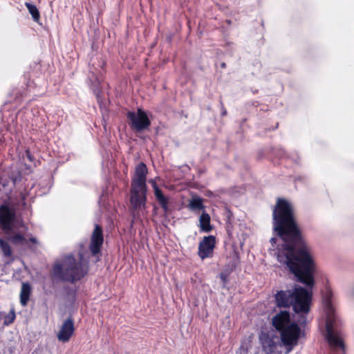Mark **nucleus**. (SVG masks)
<instances>
[{
    "instance_id": "obj_9",
    "label": "nucleus",
    "mask_w": 354,
    "mask_h": 354,
    "mask_svg": "<svg viewBox=\"0 0 354 354\" xmlns=\"http://www.w3.org/2000/svg\"><path fill=\"white\" fill-rule=\"evenodd\" d=\"M148 174V169L144 162H141L136 167L135 174L131 180V186L137 187L140 189L146 190L147 176Z\"/></svg>"
},
{
    "instance_id": "obj_16",
    "label": "nucleus",
    "mask_w": 354,
    "mask_h": 354,
    "mask_svg": "<svg viewBox=\"0 0 354 354\" xmlns=\"http://www.w3.org/2000/svg\"><path fill=\"white\" fill-rule=\"evenodd\" d=\"M149 183L151 185L153 189L156 200L160 205L163 212L165 214H167L169 211V198L163 194L162 190L158 187L156 181L154 179H150Z\"/></svg>"
},
{
    "instance_id": "obj_20",
    "label": "nucleus",
    "mask_w": 354,
    "mask_h": 354,
    "mask_svg": "<svg viewBox=\"0 0 354 354\" xmlns=\"http://www.w3.org/2000/svg\"><path fill=\"white\" fill-rule=\"evenodd\" d=\"M31 292V287L28 283H23L20 292V302L22 306H26L29 300Z\"/></svg>"
},
{
    "instance_id": "obj_24",
    "label": "nucleus",
    "mask_w": 354,
    "mask_h": 354,
    "mask_svg": "<svg viewBox=\"0 0 354 354\" xmlns=\"http://www.w3.org/2000/svg\"><path fill=\"white\" fill-rule=\"evenodd\" d=\"M12 242L14 244L23 243L26 239L21 234H15L11 237Z\"/></svg>"
},
{
    "instance_id": "obj_21",
    "label": "nucleus",
    "mask_w": 354,
    "mask_h": 354,
    "mask_svg": "<svg viewBox=\"0 0 354 354\" xmlns=\"http://www.w3.org/2000/svg\"><path fill=\"white\" fill-rule=\"evenodd\" d=\"M25 6L31 15L33 20L36 22H38L40 19V14L36 6L28 2H26Z\"/></svg>"
},
{
    "instance_id": "obj_23",
    "label": "nucleus",
    "mask_w": 354,
    "mask_h": 354,
    "mask_svg": "<svg viewBox=\"0 0 354 354\" xmlns=\"http://www.w3.org/2000/svg\"><path fill=\"white\" fill-rule=\"evenodd\" d=\"M16 315L13 310H10V313L6 315L3 321V324L6 326H8L14 322Z\"/></svg>"
},
{
    "instance_id": "obj_26",
    "label": "nucleus",
    "mask_w": 354,
    "mask_h": 354,
    "mask_svg": "<svg viewBox=\"0 0 354 354\" xmlns=\"http://www.w3.org/2000/svg\"><path fill=\"white\" fill-rule=\"evenodd\" d=\"M31 67H32L34 69H39L40 68V64L39 63L34 62L33 65Z\"/></svg>"
},
{
    "instance_id": "obj_12",
    "label": "nucleus",
    "mask_w": 354,
    "mask_h": 354,
    "mask_svg": "<svg viewBox=\"0 0 354 354\" xmlns=\"http://www.w3.org/2000/svg\"><path fill=\"white\" fill-rule=\"evenodd\" d=\"M75 332L74 320L71 317L65 319L57 335V339L62 342H68Z\"/></svg>"
},
{
    "instance_id": "obj_3",
    "label": "nucleus",
    "mask_w": 354,
    "mask_h": 354,
    "mask_svg": "<svg viewBox=\"0 0 354 354\" xmlns=\"http://www.w3.org/2000/svg\"><path fill=\"white\" fill-rule=\"evenodd\" d=\"M312 291L308 290L305 288L298 286L293 290L292 308L295 313L299 315L301 324H306V316L310 310L312 301Z\"/></svg>"
},
{
    "instance_id": "obj_27",
    "label": "nucleus",
    "mask_w": 354,
    "mask_h": 354,
    "mask_svg": "<svg viewBox=\"0 0 354 354\" xmlns=\"http://www.w3.org/2000/svg\"><path fill=\"white\" fill-rule=\"evenodd\" d=\"M29 241H30L32 243H37V239L35 237H31L29 239Z\"/></svg>"
},
{
    "instance_id": "obj_18",
    "label": "nucleus",
    "mask_w": 354,
    "mask_h": 354,
    "mask_svg": "<svg viewBox=\"0 0 354 354\" xmlns=\"http://www.w3.org/2000/svg\"><path fill=\"white\" fill-rule=\"evenodd\" d=\"M199 227L200 230L203 232H209L213 230L210 216L205 211H203L200 216Z\"/></svg>"
},
{
    "instance_id": "obj_11",
    "label": "nucleus",
    "mask_w": 354,
    "mask_h": 354,
    "mask_svg": "<svg viewBox=\"0 0 354 354\" xmlns=\"http://www.w3.org/2000/svg\"><path fill=\"white\" fill-rule=\"evenodd\" d=\"M147 187H146V190L144 191L137 187L131 186L130 190V204L133 209H137L142 206L145 207L147 201Z\"/></svg>"
},
{
    "instance_id": "obj_7",
    "label": "nucleus",
    "mask_w": 354,
    "mask_h": 354,
    "mask_svg": "<svg viewBox=\"0 0 354 354\" xmlns=\"http://www.w3.org/2000/svg\"><path fill=\"white\" fill-rule=\"evenodd\" d=\"M216 245V239L214 235L205 236L198 243V256L204 260L212 258Z\"/></svg>"
},
{
    "instance_id": "obj_2",
    "label": "nucleus",
    "mask_w": 354,
    "mask_h": 354,
    "mask_svg": "<svg viewBox=\"0 0 354 354\" xmlns=\"http://www.w3.org/2000/svg\"><path fill=\"white\" fill-rule=\"evenodd\" d=\"M83 254H80V260L77 261L73 255H66L63 263H57L53 267L54 277L60 281L72 283L80 281L88 273V266L82 262Z\"/></svg>"
},
{
    "instance_id": "obj_32",
    "label": "nucleus",
    "mask_w": 354,
    "mask_h": 354,
    "mask_svg": "<svg viewBox=\"0 0 354 354\" xmlns=\"http://www.w3.org/2000/svg\"><path fill=\"white\" fill-rule=\"evenodd\" d=\"M28 153H29V151H26L27 156L29 157Z\"/></svg>"
},
{
    "instance_id": "obj_10",
    "label": "nucleus",
    "mask_w": 354,
    "mask_h": 354,
    "mask_svg": "<svg viewBox=\"0 0 354 354\" xmlns=\"http://www.w3.org/2000/svg\"><path fill=\"white\" fill-rule=\"evenodd\" d=\"M15 218V210L7 204L0 205V225L4 230H10Z\"/></svg>"
},
{
    "instance_id": "obj_22",
    "label": "nucleus",
    "mask_w": 354,
    "mask_h": 354,
    "mask_svg": "<svg viewBox=\"0 0 354 354\" xmlns=\"http://www.w3.org/2000/svg\"><path fill=\"white\" fill-rule=\"evenodd\" d=\"M0 249L3 253V255L6 257H10L12 255V250L10 245L4 241L3 239L0 238Z\"/></svg>"
},
{
    "instance_id": "obj_13",
    "label": "nucleus",
    "mask_w": 354,
    "mask_h": 354,
    "mask_svg": "<svg viewBox=\"0 0 354 354\" xmlns=\"http://www.w3.org/2000/svg\"><path fill=\"white\" fill-rule=\"evenodd\" d=\"M274 339V335H270L268 333H261L259 340L266 354H277L278 344Z\"/></svg>"
},
{
    "instance_id": "obj_8",
    "label": "nucleus",
    "mask_w": 354,
    "mask_h": 354,
    "mask_svg": "<svg viewBox=\"0 0 354 354\" xmlns=\"http://www.w3.org/2000/svg\"><path fill=\"white\" fill-rule=\"evenodd\" d=\"M104 242L103 230L100 225L96 224L91 236L89 250L92 256H97L100 253Z\"/></svg>"
},
{
    "instance_id": "obj_1",
    "label": "nucleus",
    "mask_w": 354,
    "mask_h": 354,
    "mask_svg": "<svg viewBox=\"0 0 354 354\" xmlns=\"http://www.w3.org/2000/svg\"><path fill=\"white\" fill-rule=\"evenodd\" d=\"M272 216L273 232L283 242L278 248V258L284 257L297 281L312 288L315 284V262L297 221L293 205L284 198H277Z\"/></svg>"
},
{
    "instance_id": "obj_30",
    "label": "nucleus",
    "mask_w": 354,
    "mask_h": 354,
    "mask_svg": "<svg viewBox=\"0 0 354 354\" xmlns=\"http://www.w3.org/2000/svg\"><path fill=\"white\" fill-rule=\"evenodd\" d=\"M221 67L222 68H225L226 67V64L225 62H223L221 64Z\"/></svg>"
},
{
    "instance_id": "obj_29",
    "label": "nucleus",
    "mask_w": 354,
    "mask_h": 354,
    "mask_svg": "<svg viewBox=\"0 0 354 354\" xmlns=\"http://www.w3.org/2000/svg\"><path fill=\"white\" fill-rule=\"evenodd\" d=\"M227 115V111L225 109L223 108V110L222 111V115Z\"/></svg>"
},
{
    "instance_id": "obj_25",
    "label": "nucleus",
    "mask_w": 354,
    "mask_h": 354,
    "mask_svg": "<svg viewBox=\"0 0 354 354\" xmlns=\"http://www.w3.org/2000/svg\"><path fill=\"white\" fill-rule=\"evenodd\" d=\"M270 242L272 244V245L273 247H274L275 245H277V238H276V237L271 238L270 240Z\"/></svg>"
},
{
    "instance_id": "obj_19",
    "label": "nucleus",
    "mask_w": 354,
    "mask_h": 354,
    "mask_svg": "<svg viewBox=\"0 0 354 354\" xmlns=\"http://www.w3.org/2000/svg\"><path fill=\"white\" fill-rule=\"evenodd\" d=\"M189 209L193 212L205 211V205H203V200L199 196L193 197L187 205Z\"/></svg>"
},
{
    "instance_id": "obj_17",
    "label": "nucleus",
    "mask_w": 354,
    "mask_h": 354,
    "mask_svg": "<svg viewBox=\"0 0 354 354\" xmlns=\"http://www.w3.org/2000/svg\"><path fill=\"white\" fill-rule=\"evenodd\" d=\"M332 292L330 290H327L326 292V295L324 297V307H325V312H326V319L329 318V317H331L330 318H336L335 313V309L332 304Z\"/></svg>"
},
{
    "instance_id": "obj_28",
    "label": "nucleus",
    "mask_w": 354,
    "mask_h": 354,
    "mask_svg": "<svg viewBox=\"0 0 354 354\" xmlns=\"http://www.w3.org/2000/svg\"><path fill=\"white\" fill-rule=\"evenodd\" d=\"M221 279H222V281H223L224 283H225V282H226V277H225L224 274H221Z\"/></svg>"
},
{
    "instance_id": "obj_14",
    "label": "nucleus",
    "mask_w": 354,
    "mask_h": 354,
    "mask_svg": "<svg viewBox=\"0 0 354 354\" xmlns=\"http://www.w3.org/2000/svg\"><path fill=\"white\" fill-rule=\"evenodd\" d=\"M293 290H279L274 295L276 306L279 308H289L292 304Z\"/></svg>"
},
{
    "instance_id": "obj_4",
    "label": "nucleus",
    "mask_w": 354,
    "mask_h": 354,
    "mask_svg": "<svg viewBox=\"0 0 354 354\" xmlns=\"http://www.w3.org/2000/svg\"><path fill=\"white\" fill-rule=\"evenodd\" d=\"M279 333L281 346H283L286 352L289 353L298 344L301 335V329L298 324L292 322Z\"/></svg>"
},
{
    "instance_id": "obj_5",
    "label": "nucleus",
    "mask_w": 354,
    "mask_h": 354,
    "mask_svg": "<svg viewBox=\"0 0 354 354\" xmlns=\"http://www.w3.org/2000/svg\"><path fill=\"white\" fill-rule=\"evenodd\" d=\"M127 118L130 128L136 133L148 129L151 126V120L147 113L140 108H138L136 112L128 111Z\"/></svg>"
},
{
    "instance_id": "obj_6",
    "label": "nucleus",
    "mask_w": 354,
    "mask_h": 354,
    "mask_svg": "<svg viewBox=\"0 0 354 354\" xmlns=\"http://www.w3.org/2000/svg\"><path fill=\"white\" fill-rule=\"evenodd\" d=\"M329 317L326 319V339L331 349L335 350L341 348L344 350L345 346L340 334L338 332H335L334 325L335 324L336 318H330Z\"/></svg>"
},
{
    "instance_id": "obj_31",
    "label": "nucleus",
    "mask_w": 354,
    "mask_h": 354,
    "mask_svg": "<svg viewBox=\"0 0 354 354\" xmlns=\"http://www.w3.org/2000/svg\"><path fill=\"white\" fill-rule=\"evenodd\" d=\"M231 21L230 20L227 21V24H230Z\"/></svg>"
},
{
    "instance_id": "obj_15",
    "label": "nucleus",
    "mask_w": 354,
    "mask_h": 354,
    "mask_svg": "<svg viewBox=\"0 0 354 354\" xmlns=\"http://www.w3.org/2000/svg\"><path fill=\"white\" fill-rule=\"evenodd\" d=\"M291 323L290 313L287 310L280 311L272 319V326L278 332L289 326Z\"/></svg>"
}]
</instances>
